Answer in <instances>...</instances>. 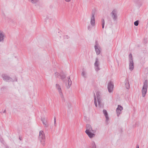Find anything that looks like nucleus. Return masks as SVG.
Wrapping results in <instances>:
<instances>
[{"label": "nucleus", "instance_id": "obj_11", "mask_svg": "<svg viewBox=\"0 0 148 148\" xmlns=\"http://www.w3.org/2000/svg\"><path fill=\"white\" fill-rule=\"evenodd\" d=\"M123 109V108L120 105H118V107L116 109V112L117 116H118L121 114V111Z\"/></svg>", "mask_w": 148, "mask_h": 148}, {"label": "nucleus", "instance_id": "obj_25", "mask_svg": "<svg viewBox=\"0 0 148 148\" xmlns=\"http://www.w3.org/2000/svg\"><path fill=\"white\" fill-rule=\"evenodd\" d=\"M97 47H99V43L96 40L95 42V48H97Z\"/></svg>", "mask_w": 148, "mask_h": 148}, {"label": "nucleus", "instance_id": "obj_16", "mask_svg": "<svg viewBox=\"0 0 148 148\" xmlns=\"http://www.w3.org/2000/svg\"><path fill=\"white\" fill-rule=\"evenodd\" d=\"M125 83L126 88L127 89H129L130 88V84L128 80L125 79Z\"/></svg>", "mask_w": 148, "mask_h": 148}, {"label": "nucleus", "instance_id": "obj_32", "mask_svg": "<svg viewBox=\"0 0 148 148\" xmlns=\"http://www.w3.org/2000/svg\"><path fill=\"white\" fill-rule=\"evenodd\" d=\"M66 2H70L71 0H64Z\"/></svg>", "mask_w": 148, "mask_h": 148}, {"label": "nucleus", "instance_id": "obj_35", "mask_svg": "<svg viewBox=\"0 0 148 148\" xmlns=\"http://www.w3.org/2000/svg\"><path fill=\"white\" fill-rule=\"evenodd\" d=\"M129 56H132V54L130 53L129 54Z\"/></svg>", "mask_w": 148, "mask_h": 148}, {"label": "nucleus", "instance_id": "obj_28", "mask_svg": "<svg viewBox=\"0 0 148 148\" xmlns=\"http://www.w3.org/2000/svg\"><path fill=\"white\" fill-rule=\"evenodd\" d=\"M55 76L57 77H58V76L60 75L59 73H55Z\"/></svg>", "mask_w": 148, "mask_h": 148}, {"label": "nucleus", "instance_id": "obj_14", "mask_svg": "<svg viewBox=\"0 0 148 148\" xmlns=\"http://www.w3.org/2000/svg\"><path fill=\"white\" fill-rule=\"evenodd\" d=\"M103 113L106 117V122L108 123L109 121V118L108 116V114L107 111L106 110H103Z\"/></svg>", "mask_w": 148, "mask_h": 148}, {"label": "nucleus", "instance_id": "obj_31", "mask_svg": "<svg viewBox=\"0 0 148 148\" xmlns=\"http://www.w3.org/2000/svg\"><path fill=\"white\" fill-rule=\"evenodd\" d=\"M54 122H56V117H54Z\"/></svg>", "mask_w": 148, "mask_h": 148}, {"label": "nucleus", "instance_id": "obj_30", "mask_svg": "<svg viewBox=\"0 0 148 148\" xmlns=\"http://www.w3.org/2000/svg\"><path fill=\"white\" fill-rule=\"evenodd\" d=\"M54 125L55 126V127L56 126V122H54Z\"/></svg>", "mask_w": 148, "mask_h": 148}, {"label": "nucleus", "instance_id": "obj_17", "mask_svg": "<svg viewBox=\"0 0 148 148\" xmlns=\"http://www.w3.org/2000/svg\"><path fill=\"white\" fill-rule=\"evenodd\" d=\"M58 90V91L59 92V93L60 95V97H61L62 99H63L64 98V96L63 95V93L62 92V90H61V89L60 90Z\"/></svg>", "mask_w": 148, "mask_h": 148}, {"label": "nucleus", "instance_id": "obj_3", "mask_svg": "<svg viewBox=\"0 0 148 148\" xmlns=\"http://www.w3.org/2000/svg\"><path fill=\"white\" fill-rule=\"evenodd\" d=\"M148 88V82L147 80H145L143 83V85L142 90V96L145 97L147 93Z\"/></svg>", "mask_w": 148, "mask_h": 148}, {"label": "nucleus", "instance_id": "obj_6", "mask_svg": "<svg viewBox=\"0 0 148 148\" xmlns=\"http://www.w3.org/2000/svg\"><path fill=\"white\" fill-rule=\"evenodd\" d=\"M2 77L3 80L6 82H9L10 81L14 82L12 79L9 76L6 74H3L2 75Z\"/></svg>", "mask_w": 148, "mask_h": 148}, {"label": "nucleus", "instance_id": "obj_29", "mask_svg": "<svg viewBox=\"0 0 148 148\" xmlns=\"http://www.w3.org/2000/svg\"><path fill=\"white\" fill-rule=\"evenodd\" d=\"M91 26L90 25H89L88 27V30H89V31H90L91 29Z\"/></svg>", "mask_w": 148, "mask_h": 148}, {"label": "nucleus", "instance_id": "obj_24", "mask_svg": "<svg viewBox=\"0 0 148 148\" xmlns=\"http://www.w3.org/2000/svg\"><path fill=\"white\" fill-rule=\"evenodd\" d=\"M56 87L58 90L61 89L60 85L58 84H56Z\"/></svg>", "mask_w": 148, "mask_h": 148}, {"label": "nucleus", "instance_id": "obj_13", "mask_svg": "<svg viewBox=\"0 0 148 148\" xmlns=\"http://www.w3.org/2000/svg\"><path fill=\"white\" fill-rule=\"evenodd\" d=\"M5 36L4 33L0 31V42H3Z\"/></svg>", "mask_w": 148, "mask_h": 148}, {"label": "nucleus", "instance_id": "obj_27", "mask_svg": "<svg viewBox=\"0 0 148 148\" xmlns=\"http://www.w3.org/2000/svg\"><path fill=\"white\" fill-rule=\"evenodd\" d=\"M138 24L139 21L138 20L135 21L134 23V25L136 26H137L138 25Z\"/></svg>", "mask_w": 148, "mask_h": 148}, {"label": "nucleus", "instance_id": "obj_2", "mask_svg": "<svg viewBox=\"0 0 148 148\" xmlns=\"http://www.w3.org/2000/svg\"><path fill=\"white\" fill-rule=\"evenodd\" d=\"M38 139L41 145L44 146L45 145V137L44 132L42 130L39 132Z\"/></svg>", "mask_w": 148, "mask_h": 148}, {"label": "nucleus", "instance_id": "obj_8", "mask_svg": "<svg viewBox=\"0 0 148 148\" xmlns=\"http://www.w3.org/2000/svg\"><path fill=\"white\" fill-rule=\"evenodd\" d=\"M95 68L96 71H98L100 70L99 68L100 62L98 58H96L95 59V62L94 63Z\"/></svg>", "mask_w": 148, "mask_h": 148}, {"label": "nucleus", "instance_id": "obj_4", "mask_svg": "<svg viewBox=\"0 0 148 148\" xmlns=\"http://www.w3.org/2000/svg\"><path fill=\"white\" fill-rule=\"evenodd\" d=\"M117 10L116 9H114L110 13V15L114 21H116L117 19Z\"/></svg>", "mask_w": 148, "mask_h": 148}, {"label": "nucleus", "instance_id": "obj_22", "mask_svg": "<svg viewBox=\"0 0 148 148\" xmlns=\"http://www.w3.org/2000/svg\"><path fill=\"white\" fill-rule=\"evenodd\" d=\"M29 1L34 4L36 3L39 1V0H29Z\"/></svg>", "mask_w": 148, "mask_h": 148}, {"label": "nucleus", "instance_id": "obj_23", "mask_svg": "<svg viewBox=\"0 0 148 148\" xmlns=\"http://www.w3.org/2000/svg\"><path fill=\"white\" fill-rule=\"evenodd\" d=\"M101 22H102V27L103 28H104V24H105V21L104 19L102 18L101 20Z\"/></svg>", "mask_w": 148, "mask_h": 148}, {"label": "nucleus", "instance_id": "obj_5", "mask_svg": "<svg viewBox=\"0 0 148 148\" xmlns=\"http://www.w3.org/2000/svg\"><path fill=\"white\" fill-rule=\"evenodd\" d=\"M129 60V69L130 70L132 71L134 68V62L132 56H130Z\"/></svg>", "mask_w": 148, "mask_h": 148}, {"label": "nucleus", "instance_id": "obj_12", "mask_svg": "<svg viewBox=\"0 0 148 148\" xmlns=\"http://www.w3.org/2000/svg\"><path fill=\"white\" fill-rule=\"evenodd\" d=\"M41 120L45 127H48L49 124L47 123V121L45 118H41Z\"/></svg>", "mask_w": 148, "mask_h": 148}, {"label": "nucleus", "instance_id": "obj_20", "mask_svg": "<svg viewBox=\"0 0 148 148\" xmlns=\"http://www.w3.org/2000/svg\"><path fill=\"white\" fill-rule=\"evenodd\" d=\"M81 75L84 78L86 77V73L84 69H82V72L81 73Z\"/></svg>", "mask_w": 148, "mask_h": 148}, {"label": "nucleus", "instance_id": "obj_10", "mask_svg": "<svg viewBox=\"0 0 148 148\" xmlns=\"http://www.w3.org/2000/svg\"><path fill=\"white\" fill-rule=\"evenodd\" d=\"M114 85L111 82H110L108 85V89L109 92H111L113 90Z\"/></svg>", "mask_w": 148, "mask_h": 148}, {"label": "nucleus", "instance_id": "obj_34", "mask_svg": "<svg viewBox=\"0 0 148 148\" xmlns=\"http://www.w3.org/2000/svg\"><path fill=\"white\" fill-rule=\"evenodd\" d=\"M6 112V110H4V111L3 112L5 113Z\"/></svg>", "mask_w": 148, "mask_h": 148}, {"label": "nucleus", "instance_id": "obj_21", "mask_svg": "<svg viewBox=\"0 0 148 148\" xmlns=\"http://www.w3.org/2000/svg\"><path fill=\"white\" fill-rule=\"evenodd\" d=\"M94 103L96 107H97V103L96 98L95 94L94 93Z\"/></svg>", "mask_w": 148, "mask_h": 148}, {"label": "nucleus", "instance_id": "obj_36", "mask_svg": "<svg viewBox=\"0 0 148 148\" xmlns=\"http://www.w3.org/2000/svg\"><path fill=\"white\" fill-rule=\"evenodd\" d=\"M16 81H17V79H16Z\"/></svg>", "mask_w": 148, "mask_h": 148}, {"label": "nucleus", "instance_id": "obj_15", "mask_svg": "<svg viewBox=\"0 0 148 148\" xmlns=\"http://www.w3.org/2000/svg\"><path fill=\"white\" fill-rule=\"evenodd\" d=\"M68 80H67V82H68V86H67V87L68 89H69V88L71 86V85L72 84V82L71 81V80L70 78V77H67Z\"/></svg>", "mask_w": 148, "mask_h": 148}, {"label": "nucleus", "instance_id": "obj_33", "mask_svg": "<svg viewBox=\"0 0 148 148\" xmlns=\"http://www.w3.org/2000/svg\"><path fill=\"white\" fill-rule=\"evenodd\" d=\"M136 148H139V146L138 145L136 146Z\"/></svg>", "mask_w": 148, "mask_h": 148}, {"label": "nucleus", "instance_id": "obj_26", "mask_svg": "<svg viewBox=\"0 0 148 148\" xmlns=\"http://www.w3.org/2000/svg\"><path fill=\"white\" fill-rule=\"evenodd\" d=\"M96 145L94 142H93L92 144L91 148H96Z\"/></svg>", "mask_w": 148, "mask_h": 148}, {"label": "nucleus", "instance_id": "obj_1", "mask_svg": "<svg viewBox=\"0 0 148 148\" xmlns=\"http://www.w3.org/2000/svg\"><path fill=\"white\" fill-rule=\"evenodd\" d=\"M86 130L85 131V133L87 134L88 137L90 138H92L95 136V134L91 132L94 133V131L92 130L91 126L89 124H87L86 127Z\"/></svg>", "mask_w": 148, "mask_h": 148}, {"label": "nucleus", "instance_id": "obj_7", "mask_svg": "<svg viewBox=\"0 0 148 148\" xmlns=\"http://www.w3.org/2000/svg\"><path fill=\"white\" fill-rule=\"evenodd\" d=\"M95 12L92 11L90 19V24L92 26H95Z\"/></svg>", "mask_w": 148, "mask_h": 148}, {"label": "nucleus", "instance_id": "obj_9", "mask_svg": "<svg viewBox=\"0 0 148 148\" xmlns=\"http://www.w3.org/2000/svg\"><path fill=\"white\" fill-rule=\"evenodd\" d=\"M96 95L99 107H101V99L100 96V93L99 92H97L96 93Z\"/></svg>", "mask_w": 148, "mask_h": 148}, {"label": "nucleus", "instance_id": "obj_19", "mask_svg": "<svg viewBox=\"0 0 148 148\" xmlns=\"http://www.w3.org/2000/svg\"><path fill=\"white\" fill-rule=\"evenodd\" d=\"M100 47H97V48L95 47V49L96 53V54L97 55H99L100 52V50L99 49Z\"/></svg>", "mask_w": 148, "mask_h": 148}, {"label": "nucleus", "instance_id": "obj_18", "mask_svg": "<svg viewBox=\"0 0 148 148\" xmlns=\"http://www.w3.org/2000/svg\"><path fill=\"white\" fill-rule=\"evenodd\" d=\"M61 79L66 84V82L65 79L66 78V76L65 75H62L61 76Z\"/></svg>", "mask_w": 148, "mask_h": 148}]
</instances>
